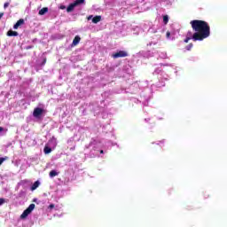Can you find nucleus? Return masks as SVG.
I'll use <instances>...</instances> for the list:
<instances>
[{
    "label": "nucleus",
    "instance_id": "nucleus-1",
    "mask_svg": "<svg viewBox=\"0 0 227 227\" xmlns=\"http://www.w3.org/2000/svg\"><path fill=\"white\" fill-rule=\"evenodd\" d=\"M191 25L193 31H195L193 42H202V40L210 36V27L206 21L194 20L191 21Z\"/></svg>",
    "mask_w": 227,
    "mask_h": 227
},
{
    "label": "nucleus",
    "instance_id": "nucleus-2",
    "mask_svg": "<svg viewBox=\"0 0 227 227\" xmlns=\"http://www.w3.org/2000/svg\"><path fill=\"white\" fill-rule=\"evenodd\" d=\"M79 4H84V0H76L75 2L70 4L67 8V12L70 13V12H74L75 6H79Z\"/></svg>",
    "mask_w": 227,
    "mask_h": 227
},
{
    "label": "nucleus",
    "instance_id": "nucleus-3",
    "mask_svg": "<svg viewBox=\"0 0 227 227\" xmlns=\"http://www.w3.org/2000/svg\"><path fill=\"white\" fill-rule=\"evenodd\" d=\"M33 210H35V204H30L28 207L21 214L20 218L26 219V217H27V215H29Z\"/></svg>",
    "mask_w": 227,
    "mask_h": 227
},
{
    "label": "nucleus",
    "instance_id": "nucleus-4",
    "mask_svg": "<svg viewBox=\"0 0 227 227\" xmlns=\"http://www.w3.org/2000/svg\"><path fill=\"white\" fill-rule=\"evenodd\" d=\"M127 56H129V53L125 51H120L113 54V58H114V59H117V58H127Z\"/></svg>",
    "mask_w": 227,
    "mask_h": 227
},
{
    "label": "nucleus",
    "instance_id": "nucleus-5",
    "mask_svg": "<svg viewBox=\"0 0 227 227\" xmlns=\"http://www.w3.org/2000/svg\"><path fill=\"white\" fill-rule=\"evenodd\" d=\"M57 145H58V141L56 140L55 137H52L51 139H50L46 144V145L50 146V148H52L53 150L54 148H56Z\"/></svg>",
    "mask_w": 227,
    "mask_h": 227
},
{
    "label": "nucleus",
    "instance_id": "nucleus-6",
    "mask_svg": "<svg viewBox=\"0 0 227 227\" xmlns=\"http://www.w3.org/2000/svg\"><path fill=\"white\" fill-rule=\"evenodd\" d=\"M93 24H98V22H100V20H102V17L101 16H96L93 18V15H90L88 17V20H91Z\"/></svg>",
    "mask_w": 227,
    "mask_h": 227
},
{
    "label": "nucleus",
    "instance_id": "nucleus-7",
    "mask_svg": "<svg viewBox=\"0 0 227 227\" xmlns=\"http://www.w3.org/2000/svg\"><path fill=\"white\" fill-rule=\"evenodd\" d=\"M43 113V109H42V108H35L34 110V114H34L35 118H40V116H42Z\"/></svg>",
    "mask_w": 227,
    "mask_h": 227
},
{
    "label": "nucleus",
    "instance_id": "nucleus-8",
    "mask_svg": "<svg viewBox=\"0 0 227 227\" xmlns=\"http://www.w3.org/2000/svg\"><path fill=\"white\" fill-rule=\"evenodd\" d=\"M24 24V20L22 19H20V20H18L16 22V24L13 26V29H19V27H20V26H22Z\"/></svg>",
    "mask_w": 227,
    "mask_h": 227
},
{
    "label": "nucleus",
    "instance_id": "nucleus-9",
    "mask_svg": "<svg viewBox=\"0 0 227 227\" xmlns=\"http://www.w3.org/2000/svg\"><path fill=\"white\" fill-rule=\"evenodd\" d=\"M38 187H40V181H35L31 188H30V191H36V189H38Z\"/></svg>",
    "mask_w": 227,
    "mask_h": 227
},
{
    "label": "nucleus",
    "instance_id": "nucleus-10",
    "mask_svg": "<svg viewBox=\"0 0 227 227\" xmlns=\"http://www.w3.org/2000/svg\"><path fill=\"white\" fill-rule=\"evenodd\" d=\"M158 54H159V58H160V59H168V53L166 51H158Z\"/></svg>",
    "mask_w": 227,
    "mask_h": 227
},
{
    "label": "nucleus",
    "instance_id": "nucleus-11",
    "mask_svg": "<svg viewBox=\"0 0 227 227\" xmlns=\"http://www.w3.org/2000/svg\"><path fill=\"white\" fill-rule=\"evenodd\" d=\"M79 42H81V37L79 35H76L73 40L72 45L74 46L78 45Z\"/></svg>",
    "mask_w": 227,
    "mask_h": 227
},
{
    "label": "nucleus",
    "instance_id": "nucleus-12",
    "mask_svg": "<svg viewBox=\"0 0 227 227\" xmlns=\"http://www.w3.org/2000/svg\"><path fill=\"white\" fill-rule=\"evenodd\" d=\"M49 175L50 178H54V176H58V175H59V172L57 170H51Z\"/></svg>",
    "mask_w": 227,
    "mask_h": 227
},
{
    "label": "nucleus",
    "instance_id": "nucleus-13",
    "mask_svg": "<svg viewBox=\"0 0 227 227\" xmlns=\"http://www.w3.org/2000/svg\"><path fill=\"white\" fill-rule=\"evenodd\" d=\"M52 150H54V149H52V147L46 145L44 147V153L49 154V153H51V152H52Z\"/></svg>",
    "mask_w": 227,
    "mask_h": 227
},
{
    "label": "nucleus",
    "instance_id": "nucleus-14",
    "mask_svg": "<svg viewBox=\"0 0 227 227\" xmlns=\"http://www.w3.org/2000/svg\"><path fill=\"white\" fill-rule=\"evenodd\" d=\"M168 40H175V34H171L170 32H167L166 34Z\"/></svg>",
    "mask_w": 227,
    "mask_h": 227
},
{
    "label": "nucleus",
    "instance_id": "nucleus-15",
    "mask_svg": "<svg viewBox=\"0 0 227 227\" xmlns=\"http://www.w3.org/2000/svg\"><path fill=\"white\" fill-rule=\"evenodd\" d=\"M47 12H49V8L43 7V9H41L39 11V15H45V13H47Z\"/></svg>",
    "mask_w": 227,
    "mask_h": 227
},
{
    "label": "nucleus",
    "instance_id": "nucleus-16",
    "mask_svg": "<svg viewBox=\"0 0 227 227\" xmlns=\"http://www.w3.org/2000/svg\"><path fill=\"white\" fill-rule=\"evenodd\" d=\"M8 36H19V33L18 32H15V31H9L7 33Z\"/></svg>",
    "mask_w": 227,
    "mask_h": 227
},
{
    "label": "nucleus",
    "instance_id": "nucleus-17",
    "mask_svg": "<svg viewBox=\"0 0 227 227\" xmlns=\"http://www.w3.org/2000/svg\"><path fill=\"white\" fill-rule=\"evenodd\" d=\"M186 37L194 40V34H192V32H188Z\"/></svg>",
    "mask_w": 227,
    "mask_h": 227
},
{
    "label": "nucleus",
    "instance_id": "nucleus-18",
    "mask_svg": "<svg viewBox=\"0 0 227 227\" xmlns=\"http://www.w3.org/2000/svg\"><path fill=\"white\" fill-rule=\"evenodd\" d=\"M163 22L164 24H168V22H169V16L168 15L163 16Z\"/></svg>",
    "mask_w": 227,
    "mask_h": 227
},
{
    "label": "nucleus",
    "instance_id": "nucleus-19",
    "mask_svg": "<svg viewBox=\"0 0 227 227\" xmlns=\"http://www.w3.org/2000/svg\"><path fill=\"white\" fill-rule=\"evenodd\" d=\"M186 51H191V49H192V43H190L188 44L186 47H185Z\"/></svg>",
    "mask_w": 227,
    "mask_h": 227
},
{
    "label": "nucleus",
    "instance_id": "nucleus-20",
    "mask_svg": "<svg viewBox=\"0 0 227 227\" xmlns=\"http://www.w3.org/2000/svg\"><path fill=\"white\" fill-rule=\"evenodd\" d=\"M160 72V69L157 68L154 70L153 74L157 75V74H159Z\"/></svg>",
    "mask_w": 227,
    "mask_h": 227
},
{
    "label": "nucleus",
    "instance_id": "nucleus-21",
    "mask_svg": "<svg viewBox=\"0 0 227 227\" xmlns=\"http://www.w3.org/2000/svg\"><path fill=\"white\" fill-rule=\"evenodd\" d=\"M6 159H8V158L7 157L0 158V166H1V164H3V162H4V160H6Z\"/></svg>",
    "mask_w": 227,
    "mask_h": 227
},
{
    "label": "nucleus",
    "instance_id": "nucleus-22",
    "mask_svg": "<svg viewBox=\"0 0 227 227\" xmlns=\"http://www.w3.org/2000/svg\"><path fill=\"white\" fill-rule=\"evenodd\" d=\"M10 6V3L6 2L4 4V10H6L7 7Z\"/></svg>",
    "mask_w": 227,
    "mask_h": 227
},
{
    "label": "nucleus",
    "instance_id": "nucleus-23",
    "mask_svg": "<svg viewBox=\"0 0 227 227\" xmlns=\"http://www.w3.org/2000/svg\"><path fill=\"white\" fill-rule=\"evenodd\" d=\"M189 40H191V37L186 36L184 39V43H189Z\"/></svg>",
    "mask_w": 227,
    "mask_h": 227
},
{
    "label": "nucleus",
    "instance_id": "nucleus-24",
    "mask_svg": "<svg viewBox=\"0 0 227 227\" xmlns=\"http://www.w3.org/2000/svg\"><path fill=\"white\" fill-rule=\"evenodd\" d=\"M4 202H5L4 199H0V206L4 205Z\"/></svg>",
    "mask_w": 227,
    "mask_h": 227
},
{
    "label": "nucleus",
    "instance_id": "nucleus-25",
    "mask_svg": "<svg viewBox=\"0 0 227 227\" xmlns=\"http://www.w3.org/2000/svg\"><path fill=\"white\" fill-rule=\"evenodd\" d=\"M47 62V59H43V64H42V67H43V65H45V63Z\"/></svg>",
    "mask_w": 227,
    "mask_h": 227
},
{
    "label": "nucleus",
    "instance_id": "nucleus-26",
    "mask_svg": "<svg viewBox=\"0 0 227 227\" xmlns=\"http://www.w3.org/2000/svg\"><path fill=\"white\" fill-rule=\"evenodd\" d=\"M67 9V6L65 5H60V10H66Z\"/></svg>",
    "mask_w": 227,
    "mask_h": 227
},
{
    "label": "nucleus",
    "instance_id": "nucleus-27",
    "mask_svg": "<svg viewBox=\"0 0 227 227\" xmlns=\"http://www.w3.org/2000/svg\"><path fill=\"white\" fill-rule=\"evenodd\" d=\"M49 208H50L51 210H52V208H54V204H51V205L49 206Z\"/></svg>",
    "mask_w": 227,
    "mask_h": 227
},
{
    "label": "nucleus",
    "instance_id": "nucleus-28",
    "mask_svg": "<svg viewBox=\"0 0 227 227\" xmlns=\"http://www.w3.org/2000/svg\"><path fill=\"white\" fill-rule=\"evenodd\" d=\"M4 15V13L1 12L0 13V19H3V16Z\"/></svg>",
    "mask_w": 227,
    "mask_h": 227
},
{
    "label": "nucleus",
    "instance_id": "nucleus-29",
    "mask_svg": "<svg viewBox=\"0 0 227 227\" xmlns=\"http://www.w3.org/2000/svg\"><path fill=\"white\" fill-rule=\"evenodd\" d=\"M100 153H104V150H101V151H100Z\"/></svg>",
    "mask_w": 227,
    "mask_h": 227
},
{
    "label": "nucleus",
    "instance_id": "nucleus-30",
    "mask_svg": "<svg viewBox=\"0 0 227 227\" xmlns=\"http://www.w3.org/2000/svg\"><path fill=\"white\" fill-rule=\"evenodd\" d=\"M160 144L164 143V142H160Z\"/></svg>",
    "mask_w": 227,
    "mask_h": 227
}]
</instances>
